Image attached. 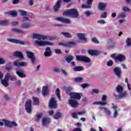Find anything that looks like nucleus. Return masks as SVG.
Wrapping results in <instances>:
<instances>
[{
    "instance_id": "60",
    "label": "nucleus",
    "mask_w": 131,
    "mask_h": 131,
    "mask_svg": "<svg viewBox=\"0 0 131 131\" xmlns=\"http://www.w3.org/2000/svg\"><path fill=\"white\" fill-rule=\"evenodd\" d=\"M72 90H73V88L68 87L66 89V92L68 93H69V92H70V91H72Z\"/></svg>"
},
{
    "instance_id": "62",
    "label": "nucleus",
    "mask_w": 131,
    "mask_h": 131,
    "mask_svg": "<svg viewBox=\"0 0 131 131\" xmlns=\"http://www.w3.org/2000/svg\"><path fill=\"white\" fill-rule=\"evenodd\" d=\"M85 113H86V111H83L81 112H78L77 114H78V115H83L84 114H85Z\"/></svg>"
},
{
    "instance_id": "54",
    "label": "nucleus",
    "mask_w": 131,
    "mask_h": 131,
    "mask_svg": "<svg viewBox=\"0 0 131 131\" xmlns=\"http://www.w3.org/2000/svg\"><path fill=\"white\" fill-rule=\"evenodd\" d=\"M6 63V59L3 58H0V65H3Z\"/></svg>"
},
{
    "instance_id": "28",
    "label": "nucleus",
    "mask_w": 131,
    "mask_h": 131,
    "mask_svg": "<svg viewBox=\"0 0 131 131\" xmlns=\"http://www.w3.org/2000/svg\"><path fill=\"white\" fill-rule=\"evenodd\" d=\"M33 26H34V25L32 24L25 23L21 25V28L27 29V28H31V27H33Z\"/></svg>"
},
{
    "instance_id": "25",
    "label": "nucleus",
    "mask_w": 131,
    "mask_h": 131,
    "mask_svg": "<svg viewBox=\"0 0 131 131\" xmlns=\"http://www.w3.org/2000/svg\"><path fill=\"white\" fill-rule=\"evenodd\" d=\"M11 31L13 32H16V33H20V34H24V31L23 30L20 29L14 28L11 29Z\"/></svg>"
},
{
    "instance_id": "48",
    "label": "nucleus",
    "mask_w": 131,
    "mask_h": 131,
    "mask_svg": "<svg viewBox=\"0 0 131 131\" xmlns=\"http://www.w3.org/2000/svg\"><path fill=\"white\" fill-rule=\"evenodd\" d=\"M122 10L124 12H129V11H130V10L129 9V8H128V7H126V6H124L122 8Z\"/></svg>"
},
{
    "instance_id": "40",
    "label": "nucleus",
    "mask_w": 131,
    "mask_h": 131,
    "mask_svg": "<svg viewBox=\"0 0 131 131\" xmlns=\"http://www.w3.org/2000/svg\"><path fill=\"white\" fill-rule=\"evenodd\" d=\"M9 24V21L8 20H1L0 21V25L2 26H6Z\"/></svg>"
},
{
    "instance_id": "14",
    "label": "nucleus",
    "mask_w": 131,
    "mask_h": 131,
    "mask_svg": "<svg viewBox=\"0 0 131 131\" xmlns=\"http://www.w3.org/2000/svg\"><path fill=\"white\" fill-rule=\"evenodd\" d=\"M51 122V119L50 118L45 117L43 118L42 121V126H47L49 125Z\"/></svg>"
},
{
    "instance_id": "44",
    "label": "nucleus",
    "mask_w": 131,
    "mask_h": 131,
    "mask_svg": "<svg viewBox=\"0 0 131 131\" xmlns=\"http://www.w3.org/2000/svg\"><path fill=\"white\" fill-rule=\"evenodd\" d=\"M42 116V113H37V115H36V120L37 121H38V120H39V119H40V118H41Z\"/></svg>"
},
{
    "instance_id": "43",
    "label": "nucleus",
    "mask_w": 131,
    "mask_h": 131,
    "mask_svg": "<svg viewBox=\"0 0 131 131\" xmlns=\"http://www.w3.org/2000/svg\"><path fill=\"white\" fill-rule=\"evenodd\" d=\"M75 81H76V82H81V81H83V78L82 77L75 78Z\"/></svg>"
},
{
    "instance_id": "59",
    "label": "nucleus",
    "mask_w": 131,
    "mask_h": 131,
    "mask_svg": "<svg viewBox=\"0 0 131 131\" xmlns=\"http://www.w3.org/2000/svg\"><path fill=\"white\" fill-rule=\"evenodd\" d=\"M92 41L95 43H99V41L98 40V39H97V38L96 37H94L92 38Z\"/></svg>"
},
{
    "instance_id": "38",
    "label": "nucleus",
    "mask_w": 131,
    "mask_h": 131,
    "mask_svg": "<svg viewBox=\"0 0 131 131\" xmlns=\"http://www.w3.org/2000/svg\"><path fill=\"white\" fill-rule=\"evenodd\" d=\"M33 103L34 105H38L39 104V101H38V98L33 97Z\"/></svg>"
},
{
    "instance_id": "7",
    "label": "nucleus",
    "mask_w": 131,
    "mask_h": 131,
    "mask_svg": "<svg viewBox=\"0 0 131 131\" xmlns=\"http://www.w3.org/2000/svg\"><path fill=\"white\" fill-rule=\"evenodd\" d=\"M32 102L30 100H27L26 102L25 108V110L28 113V114H29V113H31V110H32V106L31 104Z\"/></svg>"
},
{
    "instance_id": "26",
    "label": "nucleus",
    "mask_w": 131,
    "mask_h": 131,
    "mask_svg": "<svg viewBox=\"0 0 131 131\" xmlns=\"http://www.w3.org/2000/svg\"><path fill=\"white\" fill-rule=\"evenodd\" d=\"M77 36L78 37L79 39H80V40H84V41H86V38L84 36V34L82 33H77Z\"/></svg>"
},
{
    "instance_id": "2",
    "label": "nucleus",
    "mask_w": 131,
    "mask_h": 131,
    "mask_svg": "<svg viewBox=\"0 0 131 131\" xmlns=\"http://www.w3.org/2000/svg\"><path fill=\"white\" fill-rule=\"evenodd\" d=\"M63 15L70 17L71 18H78L79 16L78 11L75 8L66 10L63 12Z\"/></svg>"
},
{
    "instance_id": "27",
    "label": "nucleus",
    "mask_w": 131,
    "mask_h": 131,
    "mask_svg": "<svg viewBox=\"0 0 131 131\" xmlns=\"http://www.w3.org/2000/svg\"><path fill=\"white\" fill-rule=\"evenodd\" d=\"M60 7H61V0H58L57 2L56 3V4L54 7V10L55 12H57V11H58L60 9Z\"/></svg>"
},
{
    "instance_id": "11",
    "label": "nucleus",
    "mask_w": 131,
    "mask_h": 131,
    "mask_svg": "<svg viewBox=\"0 0 131 131\" xmlns=\"http://www.w3.org/2000/svg\"><path fill=\"white\" fill-rule=\"evenodd\" d=\"M13 64L17 67H27L28 63L26 62H20L19 60H15L13 62Z\"/></svg>"
},
{
    "instance_id": "1",
    "label": "nucleus",
    "mask_w": 131,
    "mask_h": 131,
    "mask_svg": "<svg viewBox=\"0 0 131 131\" xmlns=\"http://www.w3.org/2000/svg\"><path fill=\"white\" fill-rule=\"evenodd\" d=\"M32 38L36 39L34 42L37 46L39 47H45L46 46H55V43L50 41H43L47 39H49L48 36L41 35L40 34L34 33L32 35Z\"/></svg>"
},
{
    "instance_id": "19",
    "label": "nucleus",
    "mask_w": 131,
    "mask_h": 131,
    "mask_svg": "<svg viewBox=\"0 0 131 131\" xmlns=\"http://www.w3.org/2000/svg\"><path fill=\"white\" fill-rule=\"evenodd\" d=\"M3 121L4 122V125L5 126H7V127H9L10 128L12 127V121L7 119H4L3 120Z\"/></svg>"
},
{
    "instance_id": "22",
    "label": "nucleus",
    "mask_w": 131,
    "mask_h": 131,
    "mask_svg": "<svg viewBox=\"0 0 131 131\" xmlns=\"http://www.w3.org/2000/svg\"><path fill=\"white\" fill-rule=\"evenodd\" d=\"M14 55L15 56V57H17L18 58H19V59H21V60L24 59V56H23V54H22V53L21 52L15 51L14 53Z\"/></svg>"
},
{
    "instance_id": "34",
    "label": "nucleus",
    "mask_w": 131,
    "mask_h": 131,
    "mask_svg": "<svg viewBox=\"0 0 131 131\" xmlns=\"http://www.w3.org/2000/svg\"><path fill=\"white\" fill-rule=\"evenodd\" d=\"M84 70V69L83 67H81V66L75 67L73 68L74 71H76V72H79V71H82V70Z\"/></svg>"
},
{
    "instance_id": "17",
    "label": "nucleus",
    "mask_w": 131,
    "mask_h": 131,
    "mask_svg": "<svg viewBox=\"0 0 131 131\" xmlns=\"http://www.w3.org/2000/svg\"><path fill=\"white\" fill-rule=\"evenodd\" d=\"M44 55L45 57H51V56H52V51L51 50V48L50 47H47L46 48Z\"/></svg>"
},
{
    "instance_id": "58",
    "label": "nucleus",
    "mask_w": 131,
    "mask_h": 131,
    "mask_svg": "<svg viewBox=\"0 0 131 131\" xmlns=\"http://www.w3.org/2000/svg\"><path fill=\"white\" fill-rule=\"evenodd\" d=\"M12 26H17L19 25V22L18 21H12L11 23Z\"/></svg>"
},
{
    "instance_id": "3",
    "label": "nucleus",
    "mask_w": 131,
    "mask_h": 131,
    "mask_svg": "<svg viewBox=\"0 0 131 131\" xmlns=\"http://www.w3.org/2000/svg\"><path fill=\"white\" fill-rule=\"evenodd\" d=\"M111 57L114 59L116 63H117V62H120L121 63V62H123V61H125L126 59V57L125 56V55L122 54H119L117 55L116 54H114L112 55Z\"/></svg>"
},
{
    "instance_id": "12",
    "label": "nucleus",
    "mask_w": 131,
    "mask_h": 131,
    "mask_svg": "<svg viewBox=\"0 0 131 131\" xmlns=\"http://www.w3.org/2000/svg\"><path fill=\"white\" fill-rule=\"evenodd\" d=\"M76 58L78 61H81L85 63H89L91 60L86 56H76Z\"/></svg>"
},
{
    "instance_id": "5",
    "label": "nucleus",
    "mask_w": 131,
    "mask_h": 131,
    "mask_svg": "<svg viewBox=\"0 0 131 131\" xmlns=\"http://www.w3.org/2000/svg\"><path fill=\"white\" fill-rule=\"evenodd\" d=\"M49 116H53V118L56 120L60 119L62 117V113L60 112H56L54 115V111H50L49 112Z\"/></svg>"
},
{
    "instance_id": "52",
    "label": "nucleus",
    "mask_w": 131,
    "mask_h": 131,
    "mask_svg": "<svg viewBox=\"0 0 131 131\" xmlns=\"http://www.w3.org/2000/svg\"><path fill=\"white\" fill-rule=\"evenodd\" d=\"M16 82H15L14 84L15 85H17L18 86H20V85H21V80H17L15 81Z\"/></svg>"
},
{
    "instance_id": "51",
    "label": "nucleus",
    "mask_w": 131,
    "mask_h": 131,
    "mask_svg": "<svg viewBox=\"0 0 131 131\" xmlns=\"http://www.w3.org/2000/svg\"><path fill=\"white\" fill-rule=\"evenodd\" d=\"M100 91L97 89H94L92 90V94H99Z\"/></svg>"
},
{
    "instance_id": "36",
    "label": "nucleus",
    "mask_w": 131,
    "mask_h": 131,
    "mask_svg": "<svg viewBox=\"0 0 131 131\" xmlns=\"http://www.w3.org/2000/svg\"><path fill=\"white\" fill-rule=\"evenodd\" d=\"M73 60V56L72 55H68L66 57V60L68 63H70Z\"/></svg>"
},
{
    "instance_id": "53",
    "label": "nucleus",
    "mask_w": 131,
    "mask_h": 131,
    "mask_svg": "<svg viewBox=\"0 0 131 131\" xmlns=\"http://www.w3.org/2000/svg\"><path fill=\"white\" fill-rule=\"evenodd\" d=\"M126 15L124 13H120L118 15L119 18H125Z\"/></svg>"
},
{
    "instance_id": "18",
    "label": "nucleus",
    "mask_w": 131,
    "mask_h": 131,
    "mask_svg": "<svg viewBox=\"0 0 131 131\" xmlns=\"http://www.w3.org/2000/svg\"><path fill=\"white\" fill-rule=\"evenodd\" d=\"M101 109L102 110V111L103 112H105V114L107 116H108V117L111 116L112 112H111V111L110 110L107 108L105 107H102L101 108Z\"/></svg>"
},
{
    "instance_id": "39",
    "label": "nucleus",
    "mask_w": 131,
    "mask_h": 131,
    "mask_svg": "<svg viewBox=\"0 0 131 131\" xmlns=\"http://www.w3.org/2000/svg\"><path fill=\"white\" fill-rule=\"evenodd\" d=\"M60 89H59L58 88H57L56 90V95L57 96V97H58V99L59 101H61V96H60Z\"/></svg>"
},
{
    "instance_id": "15",
    "label": "nucleus",
    "mask_w": 131,
    "mask_h": 131,
    "mask_svg": "<svg viewBox=\"0 0 131 131\" xmlns=\"http://www.w3.org/2000/svg\"><path fill=\"white\" fill-rule=\"evenodd\" d=\"M1 83L3 86H5L6 88L9 86V79H8L6 75L5 76V78L1 80Z\"/></svg>"
},
{
    "instance_id": "32",
    "label": "nucleus",
    "mask_w": 131,
    "mask_h": 131,
    "mask_svg": "<svg viewBox=\"0 0 131 131\" xmlns=\"http://www.w3.org/2000/svg\"><path fill=\"white\" fill-rule=\"evenodd\" d=\"M61 34H62V35H63L64 37H67V38H71V37H72L73 36V35H71L70 33H68V32H62L61 33Z\"/></svg>"
},
{
    "instance_id": "50",
    "label": "nucleus",
    "mask_w": 131,
    "mask_h": 131,
    "mask_svg": "<svg viewBox=\"0 0 131 131\" xmlns=\"http://www.w3.org/2000/svg\"><path fill=\"white\" fill-rule=\"evenodd\" d=\"M100 18H107V12H104L100 15Z\"/></svg>"
},
{
    "instance_id": "56",
    "label": "nucleus",
    "mask_w": 131,
    "mask_h": 131,
    "mask_svg": "<svg viewBox=\"0 0 131 131\" xmlns=\"http://www.w3.org/2000/svg\"><path fill=\"white\" fill-rule=\"evenodd\" d=\"M72 116L73 118H74L75 119H77V118H78V117L77 116V114L75 113H73L72 114Z\"/></svg>"
},
{
    "instance_id": "41",
    "label": "nucleus",
    "mask_w": 131,
    "mask_h": 131,
    "mask_svg": "<svg viewBox=\"0 0 131 131\" xmlns=\"http://www.w3.org/2000/svg\"><path fill=\"white\" fill-rule=\"evenodd\" d=\"M125 42H126L127 47H130L131 46V38L129 37L127 38V39L125 40Z\"/></svg>"
},
{
    "instance_id": "37",
    "label": "nucleus",
    "mask_w": 131,
    "mask_h": 131,
    "mask_svg": "<svg viewBox=\"0 0 131 131\" xmlns=\"http://www.w3.org/2000/svg\"><path fill=\"white\" fill-rule=\"evenodd\" d=\"M116 91L118 94H120V93L123 92V88L120 85H118L116 88Z\"/></svg>"
},
{
    "instance_id": "13",
    "label": "nucleus",
    "mask_w": 131,
    "mask_h": 131,
    "mask_svg": "<svg viewBox=\"0 0 131 131\" xmlns=\"http://www.w3.org/2000/svg\"><path fill=\"white\" fill-rule=\"evenodd\" d=\"M7 40L8 41H10V42H13V43L25 45V42L20 39L8 38L7 39Z\"/></svg>"
},
{
    "instance_id": "47",
    "label": "nucleus",
    "mask_w": 131,
    "mask_h": 131,
    "mask_svg": "<svg viewBox=\"0 0 131 131\" xmlns=\"http://www.w3.org/2000/svg\"><path fill=\"white\" fill-rule=\"evenodd\" d=\"M54 52L55 54H57V55H61V54H62V51L59 49H54Z\"/></svg>"
},
{
    "instance_id": "30",
    "label": "nucleus",
    "mask_w": 131,
    "mask_h": 131,
    "mask_svg": "<svg viewBox=\"0 0 131 131\" xmlns=\"http://www.w3.org/2000/svg\"><path fill=\"white\" fill-rule=\"evenodd\" d=\"M107 104H108L107 101H98L93 103V105H101V106H105V105H107Z\"/></svg>"
},
{
    "instance_id": "42",
    "label": "nucleus",
    "mask_w": 131,
    "mask_h": 131,
    "mask_svg": "<svg viewBox=\"0 0 131 131\" xmlns=\"http://www.w3.org/2000/svg\"><path fill=\"white\" fill-rule=\"evenodd\" d=\"M118 116V111H117V109H114L113 112V118H116L117 116Z\"/></svg>"
},
{
    "instance_id": "57",
    "label": "nucleus",
    "mask_w": 131,
    "mask_h": 131,
    "mask_svg": "<svg viewBox=\"0 0 131 131\" xmlns=\"http://www.w3.org/2000/svg\"><path fill=\"white\" fill-rule=\"evenodd\" d=\"M107 66H112L113 65V61L112 60H110L107 62Z\"/></svg>"
},
{
    "instance_id": "33",
    "label": "nucleus",
    "mask_w": 131,
    "mask_h": 131,
    "mask_svg": "<svg viewBox=\"0 0 131 131\" xmlns=\"http://www.w3.org/2000/svg\"><path fill=\"white\" fill-rule=\"evenodd\" d=\"M48 88L47 86H43L42 87V94L43 96H46L48 95Z\"/></svg>"
},
{
    "instance_id": "8",
    "label": "nucleus",
    "mask_w": 131,
    "mask_h": 131,
    "mask_svg": "<svg viewBox=\"0 0 131 131\" xmlns=\"http://www.w3.org/2000/svg\"><path fill=\"white\" fill-rule=\"evenodd\" d=\"M68 101L69 105L73 107V108H76L79 105L78 101L73 98H68Z\"/></svg>"
},
{
    "instance_id": "6",
    "label": "nucleus",
    "mask_w": 131,
    "mask_h": 131,
    "mask_svg": "<svg viewBox=\"0 0 131 131\" xmlns=\"http://www.w3.org/2000/svg\"><path fill=\"white\" fill-rule=\"evenodd\" d=\"M70 99H74V100H79L82 97V93H78L72 92L69 94Z\"/></svg>"
},
{
    "instance_id": "10",
    "label": "nucleus",
    "mask_w": 131,
    "mask_h": 131,
    "mask_svg": "<svg viewBox=\"0 0 131 131\" xmlns=\"http://www.w3.org/2000/svg\"><path fill=\"white\" fill-rule=\"evenodd\" d=\"M76 43L73 41H71L66 43H59V46L63 47V48H71L74 46H75Z\"/></svg>"
},
{
    "instance_id": "35",
    "label": "nucleus",
    "mask_w": 131,
    "mask_h": 131,
    "mask_svg": "<svg viewBox=\"0 0 131 131\" xmlns=\"http://www.w3.org/2000/svg\"><path fill=\"white\" fill-rule=\"evenodd\" d=\"M6 14L12 16V17H16V16H17V11H9L6 12Z\"/></svg>"
},
{
    "instance_id": "46",
    "label": "nucleus",
    "mask_w": 131,
    "mask_h": 131,
    "mask_svg": "<svg viewBox=\"0 0 131 131\" xmlns=\"http://www.w3.org/2000/svg\"><path fill=\"white\" fill-rule=\"evenodd\" d=\"M125 82L127 83V87L128 90H129V91H130V84L128 83V79L127 78H125Z\"/></svg>"
},
{
    "instance_id": "61",
    "label": "nucleus",
    "mask_w": 131,
    "mask_h": 131,
    "mask_svg": "<svg viewBox=\"0 0 131 131\" xmlns=\"http://www.w3.org/2000/svg\"><path fill=\"white\" fill-rule=\"evenodd\" d=\"M82 8H91V6H90L89 4H85V5H82Z\"/></svg>"
},
{
    "instance_id": "9",
    "label": "nucleus",
    "mask_w": 131,
    "mask_h": 131,
    "mask_svg": "<svg viewBox=\"0 0 131 131\" xmlns=\"http://www.w3.org/2000/svg\"><path fill=\"white\" fill-rule=\"evenodd\" d=\"M49 106L50 107V108H54V109L57 108V100H56L55 98L52 97L50 99Z\"/></svg>"
},
{
    "instance_id": "55",
    "label": "nucleus",
    "mask_w": 131,
    "mask_h": 131,
    "mask_svg": "<svg viewBox=\"0 0 131 131\" xmlns=\"http://www.w3.org/2000/svg\"><path fill=\"white\" fill-rule=\"evenodd\" d=\"M98 24H106V21L104 19H100L97 21Z\"/></svg>"
},
{
    "instance_id": "4",
    "label": "nucleus",
    "mask_w": 131,
    "mask_h": 131,
    "mask_svg": "<svg viewBox=\"0 0 131 131\" xmlns=\"http://www.w3.org/2000/svg\"><path fill=\"white\" fill-rule=\"evenodd\" d=\"M26 54L27 55L28 58L31 60V63L32 65H35V62H36V58L34 56L33 53L31 51H27Z\"/></svg>"
},
{
    "instance_id": "16",
    "label": "nucleus",
    "mask_w": 131,
    "mask_h": 131,
    "mask_svg": "<svg viewBox=\"0 0 131 131\" xmlns=\"http://www.w3.org/2000/svg\"><path fill=\"white\" fill-rule=\"evenodd\" d=\"M114 72L117 77H120L121 76V68L118 67L115 68L114 69Z\"/></svg>"
},
{
    "instance_id": "24",
    "label": "nucleus",
    "mask_w": 131,
    "mask_h": 131,
    "mask_svg": "<svg viewBox=\"0 0 131 131\" xmlns=\"http://www.w3.org/2000/svg\"><path fill=\"white\" fill-rule=\"evenodd\" d=\"M127 96V92L126 91H122L121 93H119L118 97L120 99H124L126 98Z\"/></svg>"
},
{
    "instance_id": "23",
    "label": "nucleus",
    "mask_w": 131,
    "mask_h": 131,
    "mask_svg": "<svg viewBox=\"0 0 131 131\" xmlns=\"http://www.w3.org/2000/svg\"><path fill=\"white\" fill-rule=\"evenodd\" d=\"M6 76L7 77V78L8 79V80L9 81L10 79L11 80V81H14L17 80V77L15 76H12L10 73H7Z\"/></svg>"
},
{
    "instance_id": "49",
    "label": "nucleus",
    "mask_w": 131,
    "mask_h": 131,
    "mask_svg": "<svg viewBox=\"0 0 131 131\" xmlns=\"http://www.w3.org/2000/svg\"><path fill=\"white\" fill-rule=\"evenodd\" d=\"M89 86L90 85L86 83L80 84V86H81L83 89H86V88H88Z\"/></svg>"
},
{
    "instance_id": "64",
    "label": "nucleus",
    "mask_w": 131,
    "mask_h": 131,
    "mask_svg": "<svg viewBox=\"0 0 131 131\" xmlns=\"http://www.w3.org/2000/svg\"><path fill=\"white\" fill-rule=\"evenodd\" d=\"M102 101H106L107 100V96L106 95H103L101 98Z\"/></svg>"
},
{
    "instance_id": "63",
    "label": "nucleus",
    "mask_w": 131,
    "mask_h": 131,
    "mask_svg": "<svg viewBox=\"0 0 131 131\" xmlns=\"http://www.w3.org/2000/svg\"><path fill=\"white\" fill-rule=\"evenodd\" d=\"M12 126H18V124L14 121H11V127Z\"/></svg>"
},
{
    "instance_id": "45",
    "label": "nucleus",
    "mask_w": 131,
    "mask_h": 131,
    "mask_svg": "<svg viewBox=\"0 0 131 131\" xmlns=\"http://www.w3.org/2000/svg\"><path fill=\"white\" fill-rule=\"evenodd\" d=\"M18 12H19V15L20 16H26V15H27V12L26 11H24V10H19Z\"/></svg>"
},
{
    "instance_id": "20",
    "label": "nucleus",
    "mask_w": 131,
    "mask_h": 131,
    "mask_svg": "<svg viewBox=\"0 0 131 131\" xmlns=\"http://www.w3.org/2000/svg\"><path fill=\"white\" fill-rule=\"evenodd\" d=\"M56 20L57 21H60L62 23H70V20L69 19H64L63 17H57Z\"/></svg>"
},
{
    "instance_id": "21",
    "label": "nucleus",
    "mask_w": 131,
    "mask_h": 131,
    "mask_svg": "<svg viewBox=\"0 0 131 131\" xmlns=\"http://www.w3.org/2000/svg\"><path fill=\"white\" fill-rule=\"evenodd\" d=\"M101 53V51L99 50H89V54L91 55V56H96V55H99Z\"/></svg>"
},
{
    "instance_id": "31",
    "label": "nucleus",
    "mask_w": 131,
    "mask_h": 131,
    "mask_svg": "<svg viewBox=\"0 0 131 131\" xmlns=\"http://www.w3.org/2000/svg\"><path fill=\"white\" fill-rule=\"evenodd\" d=\"M16 73L20 78H25L26 77V75L21 72V71H16Z\"/></svg>"
},
{
    "instance_id": "29",
    "label": "nucleus",
    "mask_w": 131,
    "mask_h": 131,
    "mask_svg": "<svg viewBox=\"0 0 131 131\" xmlns=\"http://www.w3.org/2000/svg\"><path fill=\"white\" fill-rule=\"evenodd\" d=\"M106 4L104 3L100 2L98 4V8L101 11H104V10H105V8H106Z\"/></svg>"
}]
</instances>
